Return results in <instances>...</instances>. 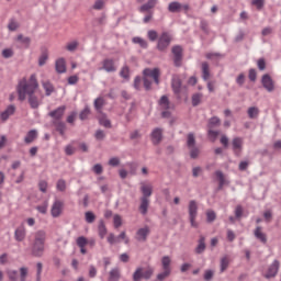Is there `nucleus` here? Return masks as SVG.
Here are the masks:
<instances>
[{"label":"nucleus","instance_id":"nucleus-63","mask_svg":"<svg viewBox=\"0 0 281 281\" xmlns=\"http://www.w3.org/2000/svg\"><path fill=\"white\" fill-rule=\"evenodd\" d=\"M47 58H48V56L45 53L40 57V59H38L40 67H43V65H45V63H47Z\"/></svg>","mask_w":281,"mask_h":281},{"label":"nucleus","instance_id":"nucleus-18","mask_svg":"<svg viewBox=\"0 0 281 281\" xmlns=\"http://www.w3.org/2000/svg\"><path fill=\"white\" fill-rule=\"evenodd\" d=\"M27 235V231H25V226L21 225L14 232V238L18 243H23L25 240V236Z\"/></svg>","mask_w":281,"mask_h":281},{"label":"nucleus","instance_id":"nucleus-55","mask_svg":"<svg viewBox=\"0 0 281 281\" xmlns=\"http://www.w3.org/2000/svg\"><path fill=\"white\" fill-rule=\"evenodd\" d=\"M113 223H114L115 229L122 227V216H120V215H114V217H113Z\"/></svg>","mask_w":281,"mask_h":281},{"label":"nucleus","instance_id":"nucleus-26","mask_svg":"<svg viewBox=\"0 0 281 281\" xmlns=\"http://www.w3.org/2000/svg\"><path fill=\"white\" fill-rule=\"evenodd\" d=\"M149 203H150V201L148 200V198H142L140 199L139 211H140L142 214H146L148 212Z\"/></svg>","mask_w":281,"mask_h":281},{"label":"nucleus","instance_id":"nucleus-34","mask_svg":"<svg viewBox=\"0 0 281 281\" xmlns=\"http://www.w3.org/2000/svg\"><path fill=\"white\" fill-rule=\"evenodd\" d=\"M16 41L24 45V47H30V43H32V40L30 37H25L23 35H18Z\"/></svg>","mask_w":281,"mask_h":281},{"label":"nucleus","instance_id":"nucleus-54","mask_svg":"<svg viewBox=\"0 0 281 281\" xmlns=\"http://www.w3.org/2000/svg\"><path fill=\"white\" fill-rule=\"evenodd\" d=\"M257 67L260 71H265V69H267V61H265V58L257 60Z\"/></svg>","mask_w":281,"mask_h":281},{"label":"nucleus","instance_id":"nucleus-31","mask_svg":"<svg viewBox=\"0 0 281 281\" xmlns=\"http://www.w3.org/2000/svg\"><path fill=\"white\" fill-rule=\"evenodd\" d=\"M159 105L161 109H164L165 111H168V109H170V100H168L167 95H162L159 100Z\"/></svg>","mask_w":281,"mask_h":281},{"label":"nucleus","instance_id":"nucleus-2","mask_svg":"<svg viewBox=\"0 0 281 281\" xmlns=\"http://www.w3.org/2000/svg\"><path fill=\"white\" fill-rule=\"evenodd\" d=\"M45 240H47V233L43 229L35 232L32 252L34 256L41 257L45 251Z\"/></svg>","mask_w":281,"mask_h":281},{"label":"nucleus","instance_id":"nucleus-58","mask_svg":"<svg viewBox=\"0 0 281 281\" xmlns=\"http://www.w3.org/2000/svg\"><path fill=\"white\" fill-rule=\"evenodd\" d=\"M104 8V0H97L93 4V10H102Z\"/></svg>","mask_w":281,"mask_h":281},{"label":"nucleus","instance_id":"nucleus-6","mask_svg":"<svg viewBox=\"0 0 281 281\" xmlns=\"http://www.w3.org/2000/svg\"><path fill=\"white\" fill-rule=\"evenodd\" d=\"M188 211L191 227H199V224L196 223V216H199V204L196 201L191 200L189 202Z\"/></svg>","mask_w":281,"mask_h":281},{"label":"nucleus","instance_id":"nucleus-4","mask_svg":"<svg viewBox=\"0 0 281 281\" xmlns=\"http://www.w3.org/2000/svg\"><path fill=\"white\" fill-rule=\"evenodd\" d=\"M170 265H172V259L168 256H164L161 258L162 272L157 274V280L164 281L166 278H169L170 273H172Z\"/></svg>","mask_w":281,"mask_h":281},{"label":"nucleus","instance_id":"nucleus-50","mask_svg":"<svg viewBox=\"0 0 281 281\" xmlns=\"http://www.w3.org/2000/svg\"><path fill=\"white\" fill-rule=\"evenodd\" d=\"M99 122L101 126H104L105 128H111V121H109V119H106L105 116H101L99 119Z\"/></svg>","mask_w":281,"mask_h":281},{"label":"nucleus","instance_id":"nucleus-10","mask_svg":"<svg viewBox=\"0 0 281 281\" xmlns=\"http://www.w3.org/2000/svg\"><path fill=\"white\" fill-rule=\"evenodd\" d=\"M245 144V140L240 137H235L232 140V146H233V153L236 157H240L243 155V146Z\"/></svg>","mask_w":281,"mask_h":281},{"label":"nucleus","instance_id":"nucleus-11","mask_svg":"<svg viewBox=\"0 0 281 281\" xmlns=\"http://www.w3.org/2000/svg\"><path fill=\"white\" fill-rule=\"evenodd\" d=\"M171 52L173 54V63L176 67H181V60H183V48L177 45L172 47Z\"/></svg>","mask_w":281,"mask_h":281},{"label":"nucleus","instance_id":"nucleus-7","mask_svg":"<svg viewBox=\"0 0 281 281\" xmlns=\"http://www.w3.org/2000/svg\"><path fill=\"white\" fill-rule=\"evenodd\" d=\"M170 43H172V35L169 32H162L158 38L157 49L159 52H166L170 47Z\"/></svg>","mask_w":281,"mask_h":281},{"label":"nucleus","instance_id":"nucleus-57","mask_svg":"<svg viewBox=\"0 0 281 281\" xmlns=\"http://www.w3.org/2000/svg\"><path fill=\"white\" fill-rule=\"evenodd\" d=\"M252 5H256L257 10L265 8V0H252Z\"/></svg>","mask_w":281,"mask_h":281},{"label":"nucleus","instance_id":"nucleus-22","mask_svg":"<svg viewBox=\"0 0 281 281\" xmlns=\"http://www.w3.org/2000/svg\"><path fill=\"white\" fill-rule=\"evenodd\" d=\"M77 247L80 248V254H82L85 256V254H87V237L85 236H80L77 238L76 240Z\"/></svg>","mask_w":281,"mask_h":281},{"label":"nucleus","instance_id":"nucleus-35","mask_svg":"<svg viewBox=\"0 0 281 281\" xmlns=\"http://www.w3.org/2000/svg\"><path fill=\"white\" fill-rule=\"evenodd\" d=\"M227 267H229V257L225 256L221 259V273L227 271Z\"/></svg>","mask_w":281,"mask_h":281},{"label":"nucleus","instance_id":"nucleus-53","mask_svg":"<svg viewBox=\"0 0 281 281\" xmlns=\"http://www.w3.org/2000/svg\"><path fill=\"white\" fill-rule=\"evenodd\" d=\"M3 58H12L14 56V50L12 48H5L2 50Z\"/></svg>","mask_w":281,"mask_h":281},{"label":"nucleus","instance_id":"nucleus-39","mask_svg":"<svg viewBox=\"0 0 281 281\" xmlns=\"http://www.w3.org/2000/svg\"><path fill=\"white\" fill-rule=\"evenodd\" d=\"M202 74L204 80H210V65L207 63L202 64Z\"/></svg>","mask_w":281,"mask_h":281},{"label":"nucleus","instance_id":"nucleus-8","mask_svg":"<svg viewBox=\"0 0 281 281\" xmlns=\"http://www.w3.org/2000/svg\"><path fill=\"white\" fill-rule=\"evenodd\" d=\"M99 71H106L108 74H113L117 71V65L113 58H105L101 61V67Z\"/></svg>","mask_w":281,"mask_h":281},{"label":"nucleus","instance_id":"nucleus-9","mask_svg":"<svg viewBox=\"0 0 281 281\" xmlns=\"http://www.w3.org/2000/svg\"><path fill=\"white\" fill-rule=\"evenodd\" d=\"M63 210H65V202L60 200H55L50 209V214L53 218H58V216L63 214Z\"/></svg>","mask_w":281,"mask_h":281},{"label":"nucleus","instance_id":"nucleus-49","mask_svg":"<svg viewBox=\"0 0 281 281\" xmlns=\"http://www.w3.org/2000/svg\"><path fill=\"white\" fill-rule=\"evenodd\" d=\"M91 114V110H89V106H86L83 111L79 114L80 120H87L89 115Z\"/></svg>","mask_w":281,"mask_h":281},{"label":"nucleus","instance_id":"nucleus-52","mask_svg":"<svg viewBox=\"0 0 281 281\" xmlns=\"http://www.w3.org/2000/svg\"><path fill=\"white\" fill-rule=\"evenodd\" d=\"M158 36H159V35L157 34V31H155V30H150V31L147 32V37H148L149 41H151V42L157 41Z\"/></svg>","mask_w":281,"mask_h":281},{"label":"nucleus","instance_id":"nucleus-29","mask_svg":"<svg viewBox=\"0 0 281 281\" xmlns=\"http://www.w3.org/2000/svg\"><path fill=\"white\" fill-rule=\"evenodd\" d=\"M255 236L256 238H258V240H261L263 244L267 243V235L262 233V228L260 226H258L255 229Z\"/></svg>","mask_w":281,"mask_h":281},{"label":"nucleus","instance_id":"nucleus-59","mask_svg":"<svg viewBox=\"0 0 281 281\" xmlns=\"http://www.w3.org/2000/svg\"><path fill=\"white\" fill-rule=\"evenodd\" d=\"M257 72H256V69L251 68L249 70V74H248V78L249 80H251V82H256V78H257Z\"/></svg>","mask_w":281,"mask_h":281},{"label":"nucleus","instance_id":"nucleus-48","mask_svg":"<svg viewBox=\"0 0 281 281\" xmlns=\"http://www.w3.org/2000/svg\"><path fill=\"white\" fill-rule=\"evenodd\" d=\"M202 98H203V95L200 94V93L193 94V97H192L193 106H199V104H201V99Z\"/></svg>","mask_w":281,"mask_h":281},{"label":"nucleus","instance_id":"nucleus-38","mask_svg":"<svg viewBox=\"0 0 281 281\" xmlns=\"http://www.w3.org/2000/svg\"><path fill=\"white\" fill-rule=\"evenodd\" d=\"M187 146L188 148H192L196 146V138H194V134L190 133L187 136Z\"/></svg>","mask_w":281,"mask_h":281},{"label":"nucleus","instance_id":"nucleus-19","mask_svg":"<svg viewBox=\"0 0 281 281\" xmlns=\"http://www.w3.org/2000/svg\"><path fill=\"white\" fill-rule=\"evenodd\" d=\"M171 88L176 95L181 93V78L179 76H173L171 79Z\"/></svg>","mask_w":281,"mask_h":281},{"label":"nucleus","instance_id":"nucleus-47","mask_svg":"<svg viewBox=\"0 0 281 281\" xmlns=\"http://www.w3.org/2000/svg\"><path fill=\"white\" fill-rule=\"evenodd\" d=\"M55 125H56L58 133H60V135H65V131L67 130V126L65 125V123L57 122V123H55Z\"/></svg>","mask_w":281,"mask_h":281},{"label":"nucleus","instance_id":"nucleus-56","mask_svg":"<svg viewBox=\"0 0 281 281\" xmlns=\"http://www.w3.org/2000/svg\"><path fill=\"white\" fill-rule=\"evenodd\" d=\"M121 77L124 78L125 80H128V76H130V69L127 68V66H124L121 69Z\"/></svg>","mask_w":281,"mask_h":281},{"label":"nucleus","instance_id":"nucleus-1","mask_svg":"<svg viewBox=\"0 0 281 281\" xmlns=\"http://www.w3.org/2000/svg\"><path fill=\"white\" fill-rule=\"evenodd\" d=\"M19 100L23 102L25 98H29V104L31 109H38L43 104V93L38 91V80L36 75H31L27 79H22L18 85Z\"/></svg>","mask_w":281,"mask_h":281},{"label":"nucleus","instance_id":"nucleus-43","mask_svg":"<svg viewBox=\"0 0 281 281\" xmlns=\"http://www.w3.org/2000/svg\"><path fill=\"white\" fill-rule=\"evenodd\" d=\"M78 41H72V42H69L67 45H66V49L67 52H76V49H78Z\"/></svg>","mask_w":281,"mask_h":281},{"label":"nucleus","instance_id":"nucleus-3","mask_svg":"<svg viewBox=\"0 0 281 281\" xmlns=\"http://www.w3.org/2000/svg\"><path fill=\"white\" fill-rule=\"evenodd\" d=\"M143 74H144V87L147 91L150 89V86L153 85L151 80H154L156 85H159V77L161 76V71L159 70V68H154V69L147 68L143 71Z\"/></svg>","mask_w":281,"mask_h":281},{"label":"nucleus","instance_id":"nucleus-42","mask_svg":"<svg viewBox=\"0 0 281 281\" xmlns=\"http://www.w3.org/2000/svg\"><path fill=\"white\" fill-rule=\"evenodd\" d=\"M30 270L25 267L20 268V281H27Z\"/></svg>","mask_w":281,"mask_h":281},{"label":"nucleus","instance_id":"nucleus-64","mask_svg":"<svg viewBox=\"0 0 281 281\" xmlns=\"http://www.w3.org/2000/svg\"><path fill=\"white\" fill-rule=\"evenodd\" d=\"M8 276L10 281H16L18 272L15 270H11L8 272Z\"/></svg>","mask_w":281,"mask_h":281},{"label":"nucleus","instance_id":"nucleus-61","mask_svg":"<svg viewBox=\"0 0 281 281\" xmlns=\"http://www.w3.org/2000/svg\"><path fill=\"white\" fill-rule=\"evenodd\" d=\"M92 170H93V172H94L95 175H102V172H103L102 165H100V164L94 165L93 168H92Z\"/></svg>","mask_w":281,"mask_h":281},{"label":"nucleus","instance_id":"nucleus-62","mask_svg":"<svg viewBox=\"0 0 281 281\" xmlns=\"http://www.w3.org/2000/svg\"><path fill=\"white\" fill-rule=\"evenodd\" d=\"M47 202L44 203L43 205H40L36 207V210L40 212V214H47Z\"/></svg>","mask_w":281,"mask_h":281},{"label":"nucleus","instance_id":"nucleus-20","mask_svg":"<svg viewBox=\"0 0 281 281\" xmlns=\"http://www.w3.org/2000/svg\"><path fill=\"white\" fill-rule=\"evenodd\" d=\"M14 113H16V106L11 104L0 114V117L2 122H7Z\"/></svg>","mask_w":281,"mask_h":281},{"label":"nucleus","instance_id":"nucleus-30","mask_svg":"<svg viewBox=\"0 0 281 281\" xmlns=\"http://www.w3.org/2000/svg\"><path fill=\"white\" fill-rule=\"evenodd\" d=\"M203 251H205V237L200 236L199 244L195 248V252L203 254Z\"/></svg>","mask_w":281,"mask_h":281},{"label":"nucleus","instance_id":"nucleus-16","mask_svg":"<svg viewBox=\"0 0 281 281\" xmlns=\"http://www.w3.org/2000/svg\"><path fill=\"white\" fill-rule=\"evenodd\" d=\"M65 111H67V106L61 105L56 110L49 112L48 115L49 117H53V120H63V115H65Z\"/></svg>","mask_w":281,"mask_h":281},{"label":"nucleus","instance_id":"nucleus-33","mask_svg":"<svg viewBox=\"0 0 281 281\" xmlns=\"http://www.w3.org/2000/svg\"><path fill=\"white\" fill-rule=\"evenodd\" d=\"M121 274L120 269L114 268L110 271V278L109 281H120Z\"/></svg>","mask_w":281,"mask_h":281},{"label":"nucleus","instance_id":"nucleus-41","mask_svg":"<svg viewBox=\"0 0 281 281\" xmlns=\"http://www.w3.org/2000/svg\"><path fill=\"white\" fill-rule=\"evenodd\" d=\"M189 150H190L191 159H196L199 157V155H201V149H199V147H196V146L189 147Z\"/></svg>","mask_w":281,"mask_h":281},{"label":"nucleus","instance_id":"nucleus-32","mask_svg":"<svg viewBox=\"0 0 281 281\" xmlns=\"http://www.w3.org/2000/svg\"><path fill=\"white\" fill-rule=\"evenodd\" d=\"M104 106V98L99 97L94 100V109L98 113H102V108Z\"/></svg>","mask_w":281,"mask_h":281},{"label":"nucleus","instance_id":"nucleus-25","mask_svg":"<svg viewBox=\"0 0 281 281\" xmlns=\"http://www.w3.org/2000/svg\"><path fill=\"white\" fill-rule=\"evenodd\" d=\"M36 137H38V133L35 130H31L26 134L24 142H25V144H32V142H34V139H36Z\"/></svg>","mask_w":281,"mask_h":281},{"label":"nucleus","instance_id":"nucleus-21","mask_svg":"<svg viewBox=\"0 0 281 281\" xmlns=\"http://www.w3.org/2000/svg\"><path fill=\"white\" fill-rule=\"evenodd\" d=\"M140 192L143 194L142 199H148L153 195V184H146L143 182L140 184Z\"/></svg>","mask_w":281,"mask_h":281},{"label":"nucleus","instance_id":"nucleus-51","mask_svg":"<svg viewBox=\"0 0 281 281\" xmlns=\"http://www.w3.org/2000/svg\"><path fill=\"white\" fill-rule=\"evenodd\" d=\"M48 183H47V180H41L40 182H38V189H40V191L41 192H47V188H48Z\"/></svg>","mask_w":281,"mask_h":281},{"label":"nucleus","instance_id":"nucleus-24","mask_svg":"<svg viewBox=\"0 0 281 281\" xmlns=\"http://www.w3.org/2000/svg\"><path fill=\"white\" fill-rule=\"evenodd\" d=\"M155 5H157V0H148L139 8V12H150Z\"/></svg>","mask_w":281,"mask_h":281},{"label":"nucleus","instance_id":"nucleus-37","mask_svg":"<svg viewBox=\"0 0 281 281\" xmlns=\"http://www.w3.org/2000/svg\"><path fill=\"white\" fill-rule=\"evenodd\" d=\"M133 43H135L136 45H139V47H143L144 49H146V47H148V42H146V40L142 38V37H133Z\"/></svg>","mask_w":281,"mask_h":281},{"label":"nucleus","instance_id":"nucleus-44","mask_svg":"<svg viewBox=\"0 0 281 281\" xmlns=\"http://www.w3.org/2000/svg\"><path fill=\"white\" fill-rule=\"evenodd\" d=\"M56 189L59 192H65V190H67V182L65 180H63V179L58 180L57 184H56Z\"/></svg>","mask_w":281,"mask_h":281},{"label":"nucleus","instance_id":"nucleus-27","mask_svg":"<svg viewBox=\"0 0 281 281\" xmlns=\"http://www.w3.org/2000/svg\"><path fill=\"white\" fill-rule=\"evenodd\" d=\"M42 87L45 91V95H52V92L54 91V85L49 81H43Z\"/></svg>","mask_w":281,"mask_h":281},{"label":"nucleus","instance_id":"nucleus-40","mask_svg":"<svg viewBox=\"0 0 281 281\" xmlns=\"http://www.w3.org/2000/svg\"><path fill=\"white\" fill-rule=\"evenodd\" d=\"M260 113V110H258V108L256 106H251L248 109V116L250 117V120H255V117H258Z\"/></svg>","mask_w":281,"mask_h":281},{"label":"nucleus","instance_id":"nucleus-13","mask_svg":"<svg viewBox=\"0 0 281 281\" xmlns=\"http://www.w3.org/2000/svg\"><path fill=\"white\" fill-rule=\"evenodd\" d=\"M168 10L172 13L181 12L182 10L184 12H188V10H190V5L181 4L180 2L173 1V2L169 3Z\"/></svg>","mask_w":281,"mask_h":281},{"label":"nucleus","instance_id":"nucleus-46","mask_svg":"<svg viewBox=\"0 0 281 281\" xmlns=\"http://www.w3.org/2000/svg\"><path fill=\"white\" fill-rule=\"evenodd\" d=\"M215 177L218 179L220 188H223L225 186V175L222 171H216Z\"/></svg>","mask_w":281,"mask_h":281},{"label":"nucleus","instance_id":"nucleus-36","mask_svg":"<svg viewBox=\"0 0 281 281\" xmlns=\"http://www.w3.org/2000/svg\"><path fill=\"white\" fill-rule=\"evenodd\" d=\"M8 30L10 32H16V30H19V21L11 19L8 23Z\"/></svg>","mask_w":281,"mask_h":281},{"label":"nucleus","instance_id":"nucleus-45","mask_svg":"<svg viewBox=\"0 0 281 281\" xmlns=\"http://www.w3.org/2000/svg\"><path fill=\"white\" fill-rule=\"evenodd\" d=\"M206 221L207 223H214L216 221V213L212 210L206 211Z\"/></svg>","mask_w":281,"mask_h":281},{"label":"nucleus","instance_id":"nucleus-23","mask_svg":"<svg viewBox=\"0 0 281 281\" xmlns=\"http://www.w3.org/2000/svg\"><path fill=\"white\" fill-rule=\"evenodd\" d=\"M55 67H56L57 74H65V71H67V65L65 63V58L57 59Z\"/></svg>","mask_w":281,"mask_h":281},{"label":"nucleus","instance_id":"nucleus-17","mask_svg":"<svg viewBox=\"0 0 281 281\" xmlns=\"http://www.w3.org/2000/svg\"><path fill=\"white\" fill-rule=\"evenodd\" d=\"M278 269H280V262L274 260L269 267L268 272L265 274V278H276V276H278Z\"/></svg>","mask_w":281,"mask_h":281},{"label":"nucleus","instance_id":"nucleus-15","mask_svg":"<svg viewBox=\"0 0 281 281\" xmlns=\"http://www.w3.org/2000/svg\"><path fill=\"white\" fill-rule=\"evenodd\" d=\"M148 234H150V228H148V226L139 228L136 232V240H138L139 243H146V239L148 238Z\"/></svg>","mask_w":281,"mask_h":281},{"label":"nucleus","instance_id":"nucleus-12","mask_svg":"<svg viewBox=\"0 0 281 281\" xmlns=\"http://www.w3.org/2000/svg\"><path fill=\"white\" fill-rule=\"evenodd\" d=\"M261 85L265 89L268 90L269 93L276 90V83L273 79L269 75H263L261 78Z\"/></svg>","mask_w":281,"mask_h":281},{"label":"nucleus","instance_id":"nucleus-60","mask_svg":"<svg viewBox=\"0 0 281 281\" xmlns=\"http://www.w3.org/2000/svg\"><path fill=\"white\" fill-rule=\"evenodd\" d=\"M86 221L87 223H93V221H95V215L92 212H86Z\"/></svg>","mask_w":281,"mask_h":281},{"label":"nucleus","instance_id":"nucleus-14","mask_svg":"<svg viewBox=\"0 0 281 281\" xmlns=\"http://www.w3.org/2000/svg\"><path fill=\"white\" fill-rule=\"evenodd\" d=\"M150 137H151L153 144L155 146H157V144L161 143V139L164 137V130L159 128V127L154 128L151 134H150Z\"/></svg>","mask_w":281,"mask_h":281},{"label":"nucleus","instance_id":"nucleus-28","mask_svg":"<svg viewBox=\"0 0 281 281\" xmlns=\"http://www.w3.org/2000/svg\"><path fill=\"white\" fill-rule=\"evenodd\" d=\"M106 225H104V221L101 220L98 225V234L101 239H103L104 236H106Z\"/></svg>","mask_w":281,"mask_h":281},{"label":"nucleus","instance_id":"nucleus-5","mask_svg":"<svg viewBox=\"0 0 281 281\" xmlns=\"http://www.w3.org/2000/svg\"><path fill=\"white\" fill-rule=\"evenodd\" d=\"M153 273H155V270L150 267L146 269L138 267L133 273V281L150 280Z\"/></svg>","mask_w":281,"mask_h":281}]
</instances>
